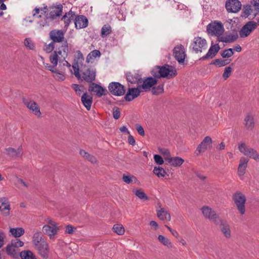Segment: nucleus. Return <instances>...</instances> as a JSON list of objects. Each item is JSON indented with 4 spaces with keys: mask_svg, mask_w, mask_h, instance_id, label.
<instances>
[{
    "mask_svg": "<svg viewBox=\"0 0 259 259\" xmlns=\"http://www.w3.org/2000/svg\"><path fill=\"white\" fill-rule=\"evenodd\" d=\"M68 46L67 41H65L61 46L58 47L56 51H55L53 54L50 56V61L52 64L50 65L48 63L43 62L44 65L49 70L52 72H55V67L59 63V65L63 66L71 67V65L66 60L68 56Z\"/></svg>",
    "mask_w": 259,
    "mask_h": 259,
    "instance_id": "nucleus-1",
    "label": "nucleus"
},
{
    "mask_svg": "<svg viewBox=\"0 0 259 259\" xmlns=\"http://www.w3.org/2000/svg\"><path fill=\"white\" fill-rule=\"evenodd\" d=\"M151 74L156 78H172L177 75V70L175 67L169 65L160 66H156L152 70Z\"/></svg>",
    "mask_w": 259,
    "mask_h": 259,
    "instance_id": "nucleus-2",
    "label": "nucleus"
},
{
    "mask_svg": "<svg viewBox=\"0 0 259 259\" xmlns=\"http://www.w3.org/2000/svg\"><path fill=\"white\" fill-rule=\"evenodd\" d=\"M46 224L42 227V231L50 239H55L61 229V226L51 218H47L45 220Z\"/></svg>",
    "mask_w": 259,
    "mask_h": 259,
    "instance_id": "nucleus-3",
    "label": "nucleus"
},
{
    "mask_svg": "<svg viewBox=\"0 0 259 259\" xmlns=\"http://www.w3.org/2000/svg\"><path fill=\"white\" fill-rule=\"evenodd\" d=\"M232 200L239 213L241 215L244 214L246 211L245 203L246 202V197L245 194L240 191H236L232 195Z\"/></svg>",
    "mask_w": 259,
    "mask_h": 259,
    "instance_id": "nucleus-4",
    "label": "nucleus"
},
{
    "mask_svg": "<svg viewBox=\"0 0 259 259\" xmlns=\"http://www.w3.org/2000/svg\"><path fill=\"white\" fill-rule=\"evenodd\" d=\"M24 245V242L19 239H13L11 243L9 244L6 250L7 254L13 258H17L20 256L19 248Z\"/></svg>",
    "mask_w": 259,
    "mask_h": 259,
    "instance_id": "nucleus-5",
    "label": "nucleus"
},
{
    "mask_svg": "<svg viewBox=\"0 0 259 259\" xmlns=\"http://www.w3.org/2000/svg\"><path fill=\"white\" fill-rule=\"evenodd\" d=\"M96 77V70L93 67L84 66L81 68V75L79 80L85 81L91 83Z\"/></svg>",
    "mask_w": 259,
    "mask_h": 259,
    "instance_id": "nucleus-6",
    "label": "nucleus"
},
{
    "mask_svg": "<svg viewBox=\"0 0 259 259\" xmlns=\"http://www.w3.org/2000/svg\"><path fill=\"white\" fill-rule=\"evenodd\" d=\"M238 150L244 155L248 156L256 161H259V153L257 151L245 143L241 142L238 144Z\"/></svg>",
    "mask_w": 259,
    "mask_h": 259,
    "instance_id": "nucleus-7",
    "label": "nucleus"
},
{
    "mask_svg": "<svg viewBox=\"0 0 259 259\" xmlns=\"http://www.w3.org/2000/svg\"><path fill=\"white\" fill-rule=\"evenodd\" d=\"M207 31L211 35L220 36L224 32V26L222 22L214 21L207 26Z\"/></svg>",
    "mask_w": 259,
    "mask_h": 259,
    "instance_id": "nucleus-8",
    "label": "nucleus"
},
{
    "mask_svg": "<svg viewBox=\"0 0 259 259\" xmlns=\"http://www.w3.org/2000/svg\"><path fill=\"white\" fill-rule=\"evenodd\" d=\"M191 47L196 53L202 52L203 50L206 49L207 41L205 38L201 37H195L191 44Z\"/></svg>",
    "mask_w": 259,
    "mask_h": 259,
    "instance_id": "nucleus-9",
    "label": "nucleus"
},
{
    "mask_svg": "<svg viewBox=\"0 0 259 259\" xmlns=\"http://www.w3.org/2000/svg\"><path fill=\"white\" fill-rule=\"evenodd\" d=\"M212 141L209 136L205 137L202 142L197 146L195 154L196 155H199L202 153H204L206 150L210 149L211 148Z\"/></svg>",
    "mask_w": 259,
    "mask_h": 259,
    "instance_id": "nucleus-10",
    "label": "nucleus"
},
{
    "mask_svg": "<svg viewBox=\"0 0 259 259\" xmlns=\"http://www.w3.org/2000/svg\"><path fill=\"white\" fill-rule=\"evenodd\" d=\"M23 102L29 110L37 117L41 116V112L38 104L29 98H23Z\"/></svg>",
    "mask_w": 259,
    "mask_h": 259,
    "instance_id": "nucleus-11",
    "label": "nucleus"
},
{
    "mask_svg": "<svg viewBox=\"0 0 259 259\" xmlns=\"http://www.w3.org/2000/svg\"><path fill=\"white\" fill-rule=\"evenodd\" d=\"M108 89L110 93L114 96H120L125 93L124 86L118 82L110 83Z\"/></svg>",
    "mask_w": 259,
    "mask_h": 259,
    "instance_id": "nucleus-12",
    "label": "nucleus"
},
{
    "mask_svg": "<svg viewBox=\"0 0 259 259\" xmlns=\"http://www.w3.org/2000/svg\"><path fill=\"white\" fill-rule=\"evenodd\" d=\"M242 5L238 0H227L225 3V8L229 13H236L238 12Z\"/></svg>",
    "mask_w": 259,
    "mask_h": 259,
    "instance_id": "nucleus-13",
    "label": "nucleus"
},
{
    "mask_svg": "<svg viewBox=\"0 0 259 259\" xmlns=\"http://www.w3.org/2000/svg\"><path fill=\"white\" fill-rule=\"evenodd\" d=\"M256 23L251 21L244 25L239 31V35L241 37L248 36L251 32L256 28Z\"/></svg>",
    "mask_w": 259,
    "mask_h": 259,
    "instance_id": "nucleus-14",
    "label": "nucleus"
},
{
    "mask_svg": "<svg viewBox=\"0 0 259 259\" xmlns=\"http://www.w3.org/2000/svg\"><path fill=\"white\" fill-rule=\"evenodd\" d=\"M174 55L179 63H184L186 55L184 46L180 45L175 47L174 49Z\"/></svg>",
    "mask_w": 259,
    "mask_h": 259,
    "instance_id": "nucleus-15",
    "label": "nucleus"
},
{
    "mask_svg": "<svg viewBox=\"0 0 259 259\" xmlns=\"http://www.w3.org/2000/svg\"><path fill=\"white\" fill-rule=\"evenodd\" d=\"M249 159L245 157H241L239 160V163L237 169V174L241 180H243L244 174L247 167Z\"/></svg>",
    "mask_w": 259,
    "mask_h": 259,
    "instance_id": "nucleus-16",
    "label": "nucleus"
},
{
    "mask_svg": "<svg viewBox=\"0 0 259 259\" xmlns=\"http://www.w3.org/2000/svg\"><path fill=\"white\" fill-rule=\"evenodd\" d=\"M141 92H143L140 88V84H138L137 88H129L127 94L124 97V99L127 101H131L136 98L138 97Z\"/></svg>",
    "mask_w": 259,
    "mask_h": 259,
    "instance_id": "nucleus-17",
    "label": "nucleus"
},
{
    "mask_svg": "<svg viewBox=\"0 0 259 259\" xmlns=\"http://www.w3.org/2000/svg\"><path fill=\"white\" fill-rule=\"evenodd\" d=\"M157 80L152 77H148L143 80L142 84H140V88H141L143 92L149 91L151 88L157 84Z\"/></svg>",
    "mask_w": 259,
    "mask_h": 259,
    "instance_id": "nucleus-18",
    "label": "nucleus"
},
{
    "mask_svg": "<svg viewBox=\"0 0 259 259\" xmlns=\"http://www.w3.org/2000/svg\"><path fill=\"white\" fill-rule=\"evenodd\" d=\"M201 210L204 218L207 219L215 221L218 218L215 211L209 206H203L201 208Z\"/></svg>",
    "mask_w": 259,
    "mask_h": 259,
    "instance_id": "nucleus-19",
    "label": "nucleus"
},
{
    "mask_svg": "<svg viewBox=\"0 0 259 259\" xmlns=\"http://www.w3.org/2000/svg\"><path fill=\"white\" fill-rule=\"evenodd\" d=\"M10 204L8 199L5 197L0 198V212L4 216H8L10 214Z\"/></svg>",
    "mask_w": 259,
    "mask_h": 259,
    "instance_id": "nucleus-20",
    "label": "nucleus"
},
{
    "mask_svg": "<svg viewBox=\"0 0 259 259\" xmlns=\"http://www.w3.org/2000/svg\"><path fill=\"white\" fill-rule=\"evenodd\" d=\"M50 37L54 42H63L64 32L62 30H53L50 32Z\"/></svg>",
    "mask_w": 259,
    "mask_h": 259,
    "instance_id": "nucleus-21",
    "label": "nucleus"
},
{
    "mask_svg": "<svg viewBox=\"0 0 259 259\" xmlns=\"http://www.w3.org/2000/svg\"><path fill=\"white\" fill-rule=\"evenodd\" d=\"M88 90L90 92L95 93L96 95L98 97H101L103 95H105V92H106V90L100 85L96 84L93 82L90 83L89 85Z\"/></svg>",
    "mask_w": 259,
    "mask_h": 259,
    "instance_id": "nucleus-22",
    "label": "nucleus"
},
{
    "mask_svg": "<svg viewBox=\"0 0 259 259\" xmlns=\"http://www.w3.org/2000/svg\"><path fill=\"white\" fill-rule=\"evenodd\" d=\"M38 253L44 258L47 259L49 256V247L48 243L46 241H43L38 246H35Z\"/></svg>",
    "mask_w": 259,
    "mask_h": 259,
    "instance_id": "nucleus-23",
    "label": "nucleus"
},
{
    "mask_svg": "<svg viewBox=\"0 0 259 259\" xmlns=\"http://www.w3.org/2000/svg\"><path fill=\"white\" fill-rule=\"evenodd\" d=\"M220 48L218 44L211 45L206 54L202 57L200 60H204L213 58L220 50Z\"/></svg>",
    "mask_w": 259,
    "mask_h": 259,
    "instance_id": "nucleus-24",
    "label": "nucleus"
},
{
    "mask_svg": "<svg viewBox=\"0 0 259 259\" xmlns=\"http://www.w3.org/2000/svg\"><path fill=\"white\" fill-rule=\"evenodd\" d=\"M74 24L77 29L85 28L88 25V20L83 15L77 16L75 18Z\"/></svg>",
    "mask_w": 259,
    "mask_h": 259,
    "instance_id": "nucleus-25",
    "label": "nucleus"
},
{
    "mask_svg": "<svg viewBox=\"0 0 259 259\" xmlns=\"http://www.w3.org/2000/svg\"><path fill=\"white\" fill-rule=\"evenodd\" d=\"M165 161L167 164L174 167L181 166L184 162V160L180 157H168L165 158Z\"/></svg>",
    "mask_w": 259,
    "mask_h": 259,
    "instance_id": "nucleus-26",
    "label": "nucleus"
},
{
    "mask_svg": "<svg viewBox=\"0 0 259 259\" xmlns=\"http://www.w3.org/2000/svg\"><path fill=\"white\" fill-rule=\"evenodd\" d=\"M156 213L157 217L161 220L164 221H170L171 220V216L170 213L166 211L164 208L161 207L159 206V209H156Z\"/></svg>",
    "mask_w": 259,
    "mask_h": 259,
    "instance_id": "nucleus-27",
    "label": "nucleus"
},
{
    "mask_svg": "<svg viewBox=\"0 0 259 259\" xmlns=\"http://www.w3.org/2000/svg\"><path fill=\"white\" fill-rule=\"evenodd\" d=\"M126 79L128 82L132 84L138 83L139 84V82L142 79L141 75L137 72H128L126 74Z\"/></svg>",
    "mask_w": 259,
    "mask_h": 259,
    "instance_id": "nucleus-28",
    "label": "nucleus"
},
{
    "mask_svg": "<svg viewBox=\"0 0 259 259\" xmlns=\"http://www.w3.org/2000/svg\"><path fill=\"white\" fill-rule=\"evenodd\" d=\"M81 101L87 110H90L93 103V97L87 92L84 93L81 97Z\"/></svg>",
    "mask_w": 259,
    "mask_h": 259,
    "instance_id": "nucleus-29",
    "label": "nucleus"
},
{
    "mask_svg": "<svg viewBox=\"0 0 259 259\" xmlns=\"http://www.w3.org/2000/svg\"><path fill=\"white\" fill-rule=\"evenodd\" d=\"M244 121V125L247 129L252 130L254 126V117L251 114H247Z\"/></svg>",
    "mask_w": 259,
    "mask_h": 259,
    "instance_id": "nucleus-30",
    "label": "nucleus"
},
{
    "mask_svg": "<svg viewBox=\"0 0 259 259\" xmlns=\"http://www.w3.org/2000/svg\"><path fill=\"white\" fill-rule=\"evenodd\" d=\"M47 10V6L44 4L42 7H36L32 11V15L34 17L40 18L43 15H45Z\"/></svg>",
    "mask_w": 259,
    "mask_h": 259,
    "instance_id": "nucleus-31",
    "label": "nucleus"
},
{
    "mask_svg": "<svg viewBox=\"0 0 259 259\" xmlns=\"http://www.w3.org/2000/svg\"><path fill=\"white\" fill-rule=\"evenodd\" d=\"M62 13V6L59 5L58 7L55 8L51 11L48 16H47V19H51V20L55 19L57 17L61 15Z\"/></svg>",
    "mask_w": 259,
    "mask_h": 259,
    "instance_id": "nucleus-32",
    "label": "nucleus"
},
{
    "mask_svg": "<svg viewBox=\"0 0 259 259\" xmlns=\"http://www.w3.org/2000/svg\"><path fill=\"white\" fill-rule=\"evenodd\" d=\"M75 17V13L72 11H70L66 13L62 18L64 22L65 26H68L72 21H74Z\"/></svg>",
    "mask_w": 259,
    "mask_h": 259,
    "instance_id": "nucleus-33",
    "label": "nucleus"
},
{
    "mask_svg": "<svg viewBox=\"0 0 259 259\" xmlns=\"http://www.w3.org/2000/svg\"><path fill=\"white\" fill-rule=\"evenodd\" d=\"M32 241L35 247L41 244L43 241H46L43 238V235L42 233L40 231H37L33 234Z\"/></svg>",
    "mask_w": 259,
    "mask_h": 259,
    "instance_id": "nucleus-34",
    "label": "nucleus"
},
{
    "mask_svg": "<svg viewBox=\"0 0 259 259\" xmlns=\"http://www.w3.org/2000/svg\"><path fill=\"white\" fill-rule=\"evenodd\" d=\"M158 241L164 246L168 248H171L174 245L170 240L166 237L163 235H159L158 236Z\"/></svg>",
    "mask_w": 259,
    "mask_h": 259,
    "instance_id": "nucleus-35",
    "label": "nucleus"
},
{
    "mask_svg": "<svg viewBox=\"0 0 259 259\" xmlns=\"http://www.w3.org/2000/svg\"><path fill=\"white\" fill-rule=\"evenodd\" d=\"M101 53L98 50H95L91 52L87 57L86 62L88 63L93 62V61L97 58L101 56Z\"/></svg>",
    "mask_w": 259,
    "mask_h": 259,
    "instance_id": "nucleus-36",
    "label": "nucleus"
},
{
    "mask_svg": "<svg viewBox=\"0 0 259 259\" xmlns=\"http://www.w3.org/2000/svg\"><path fill=\"white\" fill-rule=\"evenodd\" d=\"M10 232L13 237L15 238H18L24 234L25 230L23 228L21 227L13 228H10Z\"/></svg>",
    "mask_w": 259,
    "mask_h": 259,
    "instance_id": "nucleus-37",
    "label": "nucleus"
},
{
    "mask_svg": "<svg viewBox=\"0 0 259 259\" xmlns=\"http://www.w3.org/2000/svg\"><path fill=\"white\" fill-rule=\"evenodd\" d=\"M79 154L85 159H87L92 163H96L97 159L95 157L87 152L84 150H80Z\"/></svg>",
    "mask_w": 259,
    "mask_h": 259,
    "instance_id": "nucleus-38",
    "label": "nucleus"
},
{
    "mask_svg": "<svg viewBox=\"0 0 259 259\" xmlns=\"http://www.w3.org/2000/svg\"><path fill=\"white\" fill-rule=\"evenodd\" d=\"M112 32V28L109 24H106L103 25L101 29V36L104 38L111 34Z\"/></svg>",
    "mask_w": 259,
    "mask_h": 259,
    "instance_id": "nucleus-39",
    "label": "nucleus"
},
{
    "mask_svg": "<svg viewBox=\"0 0 259 259\" xmlns=\"http://www.w3.org/2000/svg\"><path fill=\"white\" fill-rule=\"evenodd\" d=\"M221 230L224 235L227 238H230L231 236V232L230 228L229 225L223 224L221 226Z\"/></svg>",
    "mask_w": 259,
    "mask_h": 259,
    "instance_id": "nucleus-40",
    "label": "nucleus"
},
{
    "mask_svg": "<svg viewBox=\"0 0 259 259\" xmlns=\"http://www.w3.org/2000/svg\"><path fill=\"white\" fill-rule=\"evenodd\" d=\"M231 60H224L222 59H217L213 60L210 64L214 65L218 67L225 66L230 63Z\"/></svg>",
    "mask_w": 259,
    "mask_h": 259,
    "instance_id": "nucleus-41",
    "label": "nucleus"
},
{
    "mask_svg": "<svg viewBox=\"0 0 259 259\" xmlns=\"http://www.w3.org/2000/svg\"><path fill=\"white\" fill-rule=\"evenodd\" d=\"M21 259H36L33 252L30 250H24L20 252Z\"/></svg>",
    "mask_w": 259,
    "mask_h": 259,
    "instance_id": "nucleus-42",
    "label": "nucleus"
},
{
    "mask_svg": "<svg viewBox=\"0 0 259 259\" xmlns=\"http://www.w3.org/2000/svg\"><path fill=\"white\" fill-rule=\"evenodd\" d=\"M252 12V9L250 5H244L240 16L242 18H246L251 14Z\"/></svg>",
    "mask_w": 259,
    "mask_h": 259,
    "instance_id": "nucleus-43",
    "label": "nucleus"
},
{
    "mask_svg": "<svg viewBox=\"0 0 259 259\" xmlns=\"http://www.w3.org/2000/svg\"><path fill=\"white\" fill-rule=\"evenodd\" d=\"M153 173L158 178H163L166 174L164 168L160 166H155L153 169Z\"/></svg>",
    "mask_w": 259,
    "mask_h": 259,
    "instance_id": "nucleus-44",
    "label": "nucleus"
},
{
    "mask_svg": "<svg viewBox=\"0 0 259 259\" xmlns=\"http://www.w3.org/2000/svg\"><path fill=\"white\" fill-rule=\"evenodd\" d=\"M6 153L12 157H17L20 155L22 152V148H19L18 151H16L14 148H8L6 149Z\"/></svg>",
    "mask_w": 259,
    "mask_h": 259,
    "instance_id": "nucleus-45",
    "label": "nucleus"
},
{
    "mask_svg": "<svg viewBox=\"0 0 259 259\" xmlns=\"http://www.w3.org/2000/svg\"><path fill=\"white\" fill-rule=\"evenodd\" d=\"M133 192L137 197L141 200H147L148 199V196L141 189H135L133 190Z\"/></svg>",
    "mask_w": 259,
    "mask_h": 259,
    "instance_id": "nucleus-46",
    "label": "nucleus"
},
{
    "mask_svg": "<svg viewBox=\"0 0 259 259\" xmlns=\"http://www.w3.org/2000/svg\"><path fill=\"white\" fill-rule=\"evenodd\" d=\"M114 232L119 235H122L124 233L125 230L123 226L121 224H115L113 227Z\"/></svg>",
    "mask_w": 259,
    "mask_h": 259,
    "instance_id": "nucleus-47",
    "label": "nucleus"
},
{
    "mask_svg": "<svg viewBox=\"0 0 259 259\" xmlns=\"http://www.w3.org/2000/svg\"><path fill=\"white\" fill-rule=\"evenodd\" d=\"M25 46L29 50H34L35 45L30 38H26L24 41Z\"/></svg>",
    "mask_w": 259,
    "mask_h": 259,
    "instance_id": "nucleus-48",
    "label": "nucleus"
},
{
    "mask_svg": "<svg viewBox=\"0 0 259 259\" xmlns=\"http://www.w3.org/2000/svg\"><path fill=\"white\" fill-rule=\"evenodd\" d=\"M71 87L77 96H80L83 92V87L77 84H72Z\"/></svg>",
    "mask_w": 259,
    "mask_h": 259,
    "instance_id": "nucleus-49",
    "label": "nucleus"
},
{
    "mask_svg": "<svg viewBox=\"0 0 259 259\" xmlns=\"http://www.w3.org/2000/svg\"><path fill=\"white\" fill-rule=\"evenodd\" d=\"M164 91L163 85L161 84L156 87H153L152 93L153 95H158L162 94Z\"/></svg>",
    "mask_w": 259,
    "mask_h": 259,
    "instance_id": "nucleus-50",
    "label": "nucleus"
},
{
    "mask_svg": "<svg viewBox=\"0 0 259 259\" xmlns=\"http://www.w3.org/2000/svg\"><path fill=\"white\" fill-rule=\"evenodd\" d=\"M233 54V49L230 48L224 50L221 55L223 58H228L232 56Z\"/></svg>",
    "mask_w": 259,
    "mask_h": 259,
    "instance_id": "nucleus-51",
    "label": "nucleus"
},
{
    "mask_svg": "<svg viewBox=\"0 0 259 259\" xmlns=\"http://www.w3.org/2000/svg\"><path fill=\"white\" fill-rule=\"evenodd\" d=\"M72 68L74 71V74L75 77L79 79L80 78L81 70H79V66L77 63L73 64Z\"/></svg>",
    "mask_w": 259,
    "mask_h": 259,
    "instance_id": "nucleus-52",
    "label": "nucleus"
},
{
    "mask_svg": "<svg viewBox=\"0 0 259 259\" xmlns=\"http://www.w3.org/2000/svg\"><path fill=\"white\" fill-rule=\"evenodd\" d=\"M133 180H137L136 178L134 176L126 175L124 174L122 176V180L126 184H128L131 183Z\"/></svg>",
    "mask_w": 259,
    "mask_h": 259,
    "instance_id": "nucleus-53",
    "label": "nucleus"
},
{
    "mask_svg": "<svg viewBox=\"0 0 259 259\" xmlns=\"http://www.w3.org/2000/svg\"><path fill=\"white\" fill-rule=\"evenodd\" d=\"M53 73H54L53 77L56 80L59 81H62L65 80V76L64 74L57 72L56 69H55V72Z\"/></svg>",
    "mask_w": 259,
    "mask_h": 259,
    "instance_id": "nucleus-54",
    "label": "nucleus"
},
{
    "mask_svg": "<svg viewBox=\"0 0 259 259\" xmlns=\"http://www.w3.org/2000/svg\"><path fill=\"white\" fill-rule=\"evenodd\" d=\"M54 48V42L52 41L48 45H45L44 48V50L46 53H49L52 52Z\"/></svg>",
    "mask_w": 259,
    "mask_h": 259,
    "instance_id": "nucleus-55",
    "label": "nucleus"
},
{
    "mask_svg": "<svg viewBox=\"0 0 259 259\" xmlns=\"http://www.w3.org/2000/svg\"><path fill=\"white\" fill-rule=\"evenodd\" d=\"M232 71V68L230 66L226 67L223 74V78L226 80L230 76Z\"/></svg>",
    "mask_w": 259,
    "mask_h": 259,
    "instance_id": "nucleus-56",
    "label": "nucleus"
},
{
    "mask_svg": "<svg viewBox=\"0 0 259 259\" xmlns=\"http://www.w3.org/2000/svg\"><path fill=\"white\" fill-rule=\"evenodd\" d=\"M76 230V228L71 225H67L65 227V234H72Z\"/></svg>",
    "mask_w": 259,
    "mask_h": 259,
    "instance_id": "nucleus-57",
    "label": "nucleus"
},
{
    "mask_svg": "<svg viewBox=\"0 0 259 259\" xmlns=\"http://www.w3.org/2000/svg\"><path fill=\"white\" fill-rule=\"evenodd\" d=\"M154 159L156 164L158 165H162L164 163V160L162 157L158 154L154 155Z\"/></svg>",
    "mask_w": 259,
    "mask_h": 259,
    "instance_id": "nucleus-58",
    "label": "nucleus"
},
{
    "mask_svg": "<svg viewBox=\"0 0 259 259\" xmlns=\"http://www.w3.org/2000/svg\"><path fill=\"white\" fill-rule=\"evenodd\" d=\"M120 115V110L117 107H115L113 110V116L114 119H118Z\"/></svg>",
    "mask_w": 259,
    "mask_h": 259,
    "instance_id": "nucleus-59",
    "label": "nucleus"
},
{
    "mask_svg": "<svg viewBox=\"0 0 259 259\" xmlns=\"http://www.w3.org/2000/svg\"><path fill=\"white\" fill-rule=\"evenodd\" d=\"M75 58L78 62H81L84 60L83 55L80 51H77L75 53Z\"/></svg>",
    "mask_w": 259,
    "mask_h": 259,
    "instance_id": "nucleus-60",
    "label": "nucleus"
},
{
    "mask_svg": "<svg viewBox=\"0 0 259 259\" xmlns=\"http://www.w3.org/2000/svg\"><path fill=\"white\" fill-rule=\"evenodd\" d=\"M136 127L138 134L142 136H144L145 135V132L143 127L139 124H136Z\"/></svg>",
    "mask_w": 259,
    "mask_h": 259,
    "instance_id": "nucleus-61",
    "label": "nucleus"
},
{
    "mask_svg": "<svg viewBox=\"0 0 259 259\" xmlns=\"http://www.w3.org/2000/svg\"><path fill=\"white\" fill-rule=\"evenodd\" d=\"M159 152L164 155V158L165 160V158L170 157V154L169 150L166 149H160Z\"/></svg>",
    "mask_w": 259,
    "mask_h": 259,
    "instance_id": "nucleus-62",
    "label": "nucleus"
},
{
    "mask_svg": "<svg viewBox=\"0 0 259 259\" xmlns=\"http://www.w3.org/2000/svg\"><path fill=\"white\" fill-rule=\"evenodd\" d=\"M165 227L174 236H175L176 238H178L179 236V234L176 230H172L167 225H165Z\"/></svg>",
    "mask_w": 259,
    "mask_h": 259,
    "instance_id": "nucleus-63",
    "label": "nucleus"
},
{
    "mask_svg": "<svg viewBox=\"0 0 259 259\" xmlns=\"http://www.w3.org/2000/svg\"><path fill=\"white\" fill-rule=\"evenodd\" d=\"M128 142L131 145L134 146L136 144V141L134 137L131 135L128 137Z\"/></svg>",
    "mask_w": 259,
    "mask_h": 259,
    "instance_id": "nucleus-64",
    "label": "nucleus"
}]
</instances>
